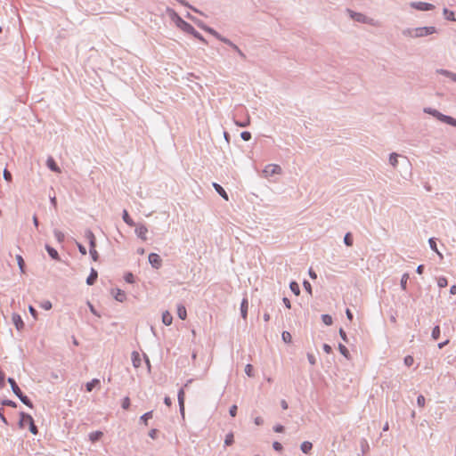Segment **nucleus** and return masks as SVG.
<instances>
[{
    "instance_id": "f257e3e1",
    "label": "nucleus",
    "mask_w": 456,
    "mask_h": 456,
    "mask_svg": "<svg viewBox=\"0 0 456 456\" xmlns=\"http://www.w3.org/2000/svg\"><path fill=\"white\" fill-rule=\"evenodd\" d=\"M8 383L11 385L12 392L15 394V395L28 407L33 408V403L30 401V399L25 395L19 386L17 385L16 381L12 378H8L7 379Z\"/></svg>"
},
{
    "instance_id": "f03ea898",
    "label": "nucleus",
    "mask_w": 456,
    "mask_h": 456,
    "mask_svg": "<svg viewBox=\"0 0 456 456\" xmlns=\"http://www.w3.org/2000/svg\"><path fill=\"white\" fill-rule=\"evenodd\" d=\"M20 421H19L20 428H24V419H28L29 431L34 435H37L38 433L37 427L35 425L34 419L29 414L21 411L20 413Z\"/></svg>"
},
{
    "instance_id": "7ed1b4c3",
    "label": "nucleus",
    "mask_w": 456,
    "mask_h": 456,
    "mask_svg": "<svg viewBox=\"0 0 456 456\" xmlns=\"http://www.w3.org/2000/svg\"><path fill=\"white\" fill-rule=\"evenodd\" d=\"M414 34L413 36L416 37H426L431 34H434L436 32V29L435 27H421V28H416L413 30Z\"/></svg>"
},
{
    "instance_id": "20e7f679",
    "label": "nucleus",
    "mask_w": 456,
    "mask_h": 456,
    "mask_svg": "<svg viewBox=\"0 0 456 456\" xmlns=\"http://www.w3.org/2000/svg\"><path fill=\"white\" fill-rule=\"evenodd\" d=\"M281 172V168L279 165L269 164L264 168L263 175L265 177H270L273 175L280 174Z\"/></svg>"
},
{
    "instance_id": "39448f33",
    "label": "nucleus",
    "mask_w": 456,
    "mask_h": 456,
    "mask_svg": "<svg viewBox=\"0 0 456 456\" xmlns=\"http://www.w3.org/2000/svg\"><path fill=\"white\" fill-rule=\"evenodd\" d=\"M411 6L419 11H431L435 9V5L425 2H412Z\"/></svg>"
},
{
    "instance_id": "423d86ee",
    "label": "nucleus",
    "mask_w": 456,
    "mask_h": 456,
    "mask_svg": "<svg viewBox=\"0 0 456 456\" xmlns=\"http://www.w3.org/2000/svg\"><path fill=\"white\" fill-rule=\"evenodd\" d=\"M149 263L151 265V266L155 269H159L162 265V259L159 256V255L156 253H151L148 256Z\"/></svg>"
},
{
    "instance_id": "0eeeda50",
    "label": "nucleus",
    "mask_w": 456,
    "mask_h": 456,
    "mask_svg": "<svg viewBox=\"0 0 456 456\" xmlns=\"http://www.w3.org/2000/svg\"><path fill=\"white\" fill-rule=\"evenodd\" d=\"M12 321L17 330L20 331L24 329V322L22 321V318L19 314H12Z\"/></svg>"
},
{
    "instance_id": "6e6552de",
    "label": "nucleus",
    "mask_w": 456,
    "mask_h": 456,
    "mask_svg": "<svg viewBox=\"0 0 456 456\" xmlns=\"http://www.w3.org/2000/svg\"><path fill=\"white\" fill-rule=\"evenodd\" d=\"M177 398H178L180 412L183 416H184V390H183V388H181L178 391Z\"/></svg>"
},
{
    "instance_id": "1a4fd4ad",
    "label": "nucleus",
    "mask_w": 456,
    "mask_h": 456,
    "mask_svg": "<svg viewBox=\"0 0 456 456\" xmlns=\"http://www.w3.org/2000/svg\"><path fill=\"white\" fill-rule=\"evenodd\" d=\"M349 13H350L351 18L356 21L362 22V23L369 22V19L362 13L354 12L353 11H349Z\"/></svg>"
},
{
    "instance_id": "9d476101",
    "label": "nucleus",
    "mask_w": 456,
    "mask_h": 456,
    "mask_svg": "<svg viewBox=\"0 0 456 456\" xmlns=\"http://www.w3.org/2000/svg\"><path fill=\"white\" fill-rule=\"evenodd\" d=\"M248 301L247 297H244L240 303V314L241 317L246 320L248 316Z\"/></svg>"
},
{
    "instance_id": "9b49d317",
    "label": "nucleus",
    "mask_w": 456,
    "mask_h": 456,
    "mask_svg": "<svg viewBox=\"0 0 456 456\" xmlns=\"http://www.w3.org/2000/svg\"><path fill=\"white\" fill-rule=\"evenodd\" d=\"M112 295H113L114 298L118 302H124L126 299V295L125 291H123L119 289L113 290Z\"/></svg>"
},
{
    "instance_id": "f8f14e48",
    "label": "nucleus",
    "mask_w": 456,
    "mask_h": 456,
    "mask_svg": "<svg viewBox=\"0 0 456 456\" xmlns=\"http://www.w3.org/2000/svg\"><path fill=\"white\" fill-rule=\"evenodd\" d=\"M147 232H148L147 228L144 225H142V224H141V225H139V226H137L135 228L136 235L139 238H141L142 240H147V238H146V233Z\"/></svg>"
},
{
    "instance_id": "ddd939ff",
    "label": "nucleus",
    "mask_w": 456,
    "mask_h": 456,
    "mask_svg": "<svg viewBox=\"0 0 456 456\" xmlns=\"http://www.w3.org/2000/svg\"><path fill=\"white\" fill-rule=\"evenodd\" d=\"M132 362H133V366L137 369L141 366L142 364V358H141V355L138 352L136 351H133L132 352Z\"/></svg>"
},
{
    "instance_id": "4468645a",
    "label": "nucleus",
    "mask_w": 456,
    "mask_h": 456,
    "mask_svg": "<svg viewBox=\"0 0 456 456\" xmlns=\"http://www.w3.org/2000/svg\"><path fill=\"white\" fill-rule=\"evenodd\" d=\"M98 273L95 269L92 268L89 276L86 279V284L91 286L94 285L97 280Z\"/></svg>"
},
{
    "instance_id": "2eb2a0df",
    "label": "nucleus",
    "mask_w": 456,
    "mask_h": 456,
    "mask_svg": "<svg viewBox=\"0 0 456 456\" xmlns=\"http://www.w3.org/2000/svg\"><path fill=\"white\" fill-rule=\"evenodd\" d=\"M45 249L47 251V253L49 254V256L54 259V260H60V256H59V254H58V251L53 248V247H51L50 245L46 244L45 245Z\"/></svg>"
},
{
    "instance_id": "dca6fc26",
    "label": "nucleus",
    "mask_w": 456,
    "mask_h": 456,
    "mask_svg": "<svg viewBox=\"0 0 456 456\" xmlns=\"http://www.w3.org/2000/svg\"><path fill=\"white\" fill-rule=\"evenodd\" d=\"M425 112L431 114L432 116L437 118L439 120L444 122V118H447V116L440 113L436 110L432 109H425Z\"/></svg>"
},
{
    "instance_id": "f3484780",
    "label": "nucleus",
    "mask_w": 456,
    "mask_h": 456,
    "mask_svg": "<svg viewBox=\"0 0 456 456\" xmlns=\"http://www.w3.org/2000/svg\"><path fill=\"white\" fill-rule=\"evenodd\" d=\"M172 321H173V317H172L171 314L168 311H165L162 314V322L165 325L169 326V325H171Z\"/></svg>"
},
{
    "instance_id": "a211bd4d",
    "label": "nucleus",
    "mask_w": 456,
    "mask_h": 456,
    "mask_svg": "<svg viewBox=\"0 0 456 456\" xmlns=\"http://www.w3.org/2000/svg\"><path fill=\"white\" fill-rule=\"evenodd\" d=\"M177 314H178V317L181 319V320H185L186 317H187V311H186V308L184 305H177Z\"/></svg>"
},
{
    "instance_id": "6ab92c4d",
    "label": "nucleus",
    "mask_w": 456,
    "mask_h": 456,
    "mask_svg": "<svg viewBox=\"0 0 456 456\" xmlns=\"http://www.w3.org/2000/svg\"><path fill=\"white\" fill-rule=\"evenodd\" d=\"M46 164H47V167L54 171V172H57V173H60V168L58 167L56 162L54 161V159L53 158H48L47 161H46Z\"/></svg>"
},
{
    "instance_id": "aec40b11",
    "label": "nucleus",
    "mask_w": 456,
    "mask_h": 456,
    "mask_svg": "<svg viewBox=\"0 0 456 456\" xmlns=\"http://www.w3.org/2000/svg\"><path fill=\"white\" fill-rule=\"evenodd\" d=\"M428 243H429L430 248L433 251H435L440 256V258H443L442 253L437 248L436 239L435 238H430L428 240Z\"/></svg>"
},
{
    "instance_id": "412c9836",
    "label": "nucleus",
    "mask_w": 456,
    "mask_h": 456,
    "mask_svg": "<svg viewBox=\"0 0 456 456\" xmlns=\"http://www.w3.org/2000/svg\"><path fill=\"white\" fill-rule=\"evenodd\" d=\"M313 448V444L308 441H305L301 444L300 449L304 453H308Z\"/></svg>"
},
{
    "instance_id": "4be33fe9",
    "label": "nucleus",
    "mask_w": 456,
    "mask_h": 456,
    "mask_svg": "<svg viewBox=\"0 0 456 456\" xmlns=\"http://www.w3.org/2000/svg\"><path fill=\"white\" fill-rule=\"evenodd\" d=\"M122 217H123L124 222H125L126 224H128L129 226H134V225H135L134 222V221H133V219L129 216L128 212H127L126 209H124V210H123V216H122Z\"/></svg>"
},
{
    "instance_id": "5701e85b",
    "label": "nucleus",
    "mask_w": 456,
    "mask_h": 456,
    "mask_svg": "<svg viewBox=\"0 0 456 456\" xmlns=\"http://www.w3.org/2000/svg\"><path fill=\"white\" fill-rule=\"evenodd\" d=\"M360 446L362 452V456L370 450V445L365 438H362L360 441Z\"/></svg>"
},
{
    "instance_id": "b1692460",
    "label": "nucleus",
    "mask_w": 456,
    "mask_h": 456,
    "mask_svg": "<svg viewBox=\"0 0 456 456\" xmlns=\"http://www.w3.org/2000/svg\"><path fill=\"white\" fill-rule=\"evenodd\" d=\"M100 384V380L98 379H94L90 382H87L86 385V388L87 392H91L95 386Z\"/></svg>"
},
{
    "instance_id": "393cba45",
    "label": "nucleus",
    "mask_w": 456,
    "mask_h": 456,
    "mask_svg": "<svg viewBox=\"0 0 456 456\" xmlns=\"http://www.w3.org/2000/svg\"><path fill=\"white\" fill-rule=\"evenodd\" d=\"M103 433L102 431H95V432H92L90 433L89 435V438L92 442H96L98 440L101 439V437L102 436Z\"/></svg>"
},
{
    "instance_id": "a878e982",
    "label": "nucleus",
    "mask_w": 456,
    "mask_h": 456,
    "mask_svg": "<svg viewBox=\"0 0 456 456\" xmlns=\"http://www.w3.org/2000/svg\"><path fill=\"white\" fill-rule=\"evenodd\" d=\"M338 350L342 355H344L346 359L350 358V353L348 349L343 344H338Z\"/></svg>"
},
{
    "instance_id": "bb28decb",
    "label": "nucleus",
    "mask_w": 456,
    "mask_h": 456,
    "mask_svg": "<svg viewBox=\"0 0 456 456\" xmlns=\"http://www.w3.org/2000/svg\"><path fill=\"white\" fill-rule=\"evenodd\" d=\"M214 187L222 198H224V200H228V196L222 186H220L217 183H214Z\"/></svg>"
},
{
    "instance_id": "cd10ccee",
    "label": "nucleus",
    "mask_w": 456,
    "mask_h": 456,
    "mask_svg": "<svg viewBox=\"0 0 456 456\" xmlns=\"http://www.w3.org/2000/svg\"><path fill=\"white\" fill-rule=\"evenodd\" d=\"M289 288L291 291L296 295L298 296L300 294V289L299 285L296 281H291L289 284Z\"/></svg>"
},
{
    "instance_id": "c85d7f7f",
    "label": "nucleus",
    "mask_w": 456,
    "mask_h": 456,
    "mask_svg": "<svg viewBox=\"0 0 456 456\" xmlns=\"http://www.w3.org/2000/svg\"><path fill=\"white\" fill-rule=\"evenodd\" d=\"M444 15L445 19H447L449 20H452V21L456 20L454 12L452 11H449L446 8L444 9Z\"/></svg>"
},
{
    "instance_id": "c756f323",
    "label": "nucleus",
    "mask_w": 456,
    "mask_h": 456,
    "mask_svg": "<svg viewBox=\"0 0 456 456\" xmlns=\"http://www.w3.org/2000/svg\"><path fill=\"white\" fill-rule=\"evenodd\" d=\"M16 260H17V263H18L20 272L24 273L25 272V262H24L23 257L20 255H17Z\"/></svg>"
},
{
    "instance_id": "7c9ffc66",
    "label": "nucleus",
    "mask_w": 456,
    "mask_h": 456,
    "mask_svg": "<svg viewBox=\"0 0 456 456\" xmlns=\"http://www.w3.org/2000/svg\"><path fill=\"white\" fill-rule=\"evenodd\" d=\"M408 280H409V274L408 273L403 274L401 281H400V286L403 290H406Z\"/></svg>"
},
{
    "instance_id": "2f4dec72",
    "label": "nucleus",
    "mask_w": 456,
    "mask_h": 456,
    "mask_svg": "<svg viewBox=\"0 0 456 456\" xmlns=\"http://www.w3.org/2000/svg\"><path fill=\"white\" fill-rule=\"evenodd\" d=\"M440 334H441L440 327L438 325L435 326L433 328L432 334H431L432 338L435 340H437L440 337Z\"/></svg>"
},
{
    "instance_id": "473e14b6",
    "label": "nucleus",
    "mask_w": 456,
    "mask_h": 456,
    "mask_svg": "<svg viewBox=\"0 0 456 456\" xmlns=\"http://www.w3.org/2000/svg\"><path fill=\"white\" fill-rule=\"evenodd\" d=\"M234 442V436H233V434L232 432H230L229 434L226 435L225 436V439H224V444L226 446H230L233 444Z\"/></svg>"
},
{
    "instance_id": "72a5a7b5",
    "label": "nucleus",
    "mask_w": 456,
    "mask_h": 456,
    "mask_svg": "<svg viewBox=\"0 0 456 456\" xmlns=\"http://www.w3.org/2000/svg\"><path fill=\"white\" fill-rule=\"evenodd\" d=\"M183 28H184L186 31H188V32H191V33L194 34V35H195V37H200V35H199V33L195 31L194 28H193L191 25H190V24H188V23H186V22H183Z\"/></svg>"
},
{
    "instance_id": "f704fd0d",
    "label": "nucleus",
    "mask_w": 456,
    "mask_h": 456,
    "mask_svg": "<svg viewBox=\"0 0 456 456\" xmlns=\"http://www.w3.org/2000/svg\"><path fill=\"white\" fill-rule=\"evenodd\" d=\"M344 243L347 247H351L353 245V237H352V234L350 232L346 233V235L344 237Z\"/></svg>"
},
{
    "instance_id": "c9c22d12",
    "label": "nucleus",
    "mask_w": 456,
    "mask_h": 456,
    "mask_svg": "<svg viewBox=\"0 0 456 456\" xmlns=\"http://www.w3.org/2000/svg\"><path fill=\"white\" fill-rule=\"evenodd\" d=\"M152 418V411H148L141 416L140 419L142 421L145 425H148V419Z\"/></svg>"
},
{
    "instance_id": "e433bc0d",
    "label": "nucleus",
    "mask_w": 456,
    "mask_h": 456,
    "mask_svg": "<svg viewBox=\"0 0 456 456\" xmlns=\"http://www.w3.org/2000/svg\"><path fill=\"white\" fill-rule=\"evenodd\" d=\"M53 234H54V237L56 238V240L59 241V242H62L64 240V233L59 230H54L53 231Z\"/></svg>"
},
{
    "instance_id": "4c0bfd02",
    "label": "nucleus",
    "mask_w": 456,
    "mask_h": 456,
    "mask_svg": "<svg viewBox=\"0 0 456 456\" xmlns=\"http://www.w3.org/2000/svg\"><path fill=\"white\" fill-rule=\"evenodd\" d=\"M437 285L439 288H444L448 285V281L445 277L441 276L437 279Z\"/></svg>"
},
{
    "instance_id": "58836bf2",
    "label": "nucleus",
    "mask_w": 456,
    "mask_h": 456,
    "mask_svg": "<svg viewBox=\"0 0 456 456\" xmlns=\"http://www.w3.org/2000/svg\"><path fill=\"white\" fill-rule=\"evenodd\" d=\"M281 338L285 343H290L292 339V336L289 331H283L281 334Z\"/></svg>"
},
{
    "instance_id": "ea45409f",
    "label": "nucleus",
    "mask_w": 456,
    "mask_h": 456,
    "mask_svg": "<svg viewBox=\"0 0 456 456\" xmlns=\"http://www.w3.org/2000/svg\"><path fill=\"white\" fill-rule=\"evenodd\" d=\"M322 320L325 325H331L332 324V317L330 314H322Z\"/></svg>"
},
{
    "instance_id": "a19ab883",
    "label": "nucleus",
    "mask_w": 456,
    "mask_h": 456,
    "mask_svg": "<svg viewBox=\"0 0 456 456\" xmlns=\"http://www.w3.org/2000/svg\"><path fill=\"white\" fill-rule=\"evenodd\" d=\"M2 404L4 406H10V407H12V408H15L17 406L16 403L12 401V400H9V399H4L2 401Z\"/></svg>"
},
{
    "instance_id": "79ce46f5",
    "label": "nucleus",
    "mask_w": 456,
    "mask_h": 456,
    "mask_svg": "<svg viewBox=\"0 0 456 456\" xmlns=\"http://www.w3.org/2000/svg\"><path fill=\"white\" fill-rule=\"evenodd\" d=\"M403 362L406 366L410 367L413 364L414 359L411 355H407L404 357Z\"/></svg>"
},
{
    "instance_id": "37998d69",
    "label": "nucleus",
    "mask_w": 456,
    "mask_h": 456,
    "mask_svg": "<svg viewBox=\"0 0 456 456\" xmlns=\"http://www.w3.org/2000/svg\"><path fill=\"white\" fill-rule=\"evenodd\" d=\"M444 122L453 126H456V119L450 116H447V118H444Z\"/></svg>"
},
{
    "instance_id": "c03bdc74",
    "label": "nucleus",
    "mask_w": 456,
    "mask_h": 456,
    "mask_svg": "<svg viewBox=\"0 0 456 456\" xmlns=\"http://www.w3.org/2000/svg\"><path fill=\"white\" fill-rule=\"evenodd\" d=\"M397 158H398V155L395 153H393L390 155L389 162L393 167H395L397 165Z\"/></svg>"
},
{
    "instance_id": "a18cd8bd",
    "label": "nucleus",
    "mask_w": 456,
    "mask_h": 456,
    "mask_svg": "<svg viewBox=\"0 0 456 456\" xmlns=\"http://www.w3.org/2000/svg\"><path fill=\"white\" fill-rule=\"evenodd\" d=\"M245 373L248 376V377H253L254 376V373H253V366L251 364H247L246 367H245Z\"/></svg>"
},
{
    "instance_id": "49530a36",
    "label": "nucleus",
    "mask_w": 456,
    "mask_h": 456,
    "mask_svg": "<svg viewBox=\"0 0 456 456\" xmlns=\"http://www.w3.org/2000/svg\"><path fill=\"white\" fill-rule=\"evenodd\" d=\"M85 237L86 239L89 241L91 240H94L95 237H94V234L93 233V232L91 230H86L85 232Z\"/></svg>"
},
{
    "instance_id": "de8ad7c7",
    "label": "nucleus",
    "mask_w": 456,
    "mask_h": 456,
    "mask_svg": "<svg viewBox=\"0 0 456 456\" xmlns=\"http://www.w3.org/2000/svg\"><path fill=\"white\" fill-rule=\"evenodd\" d=\"M89 253L91 255V257L94 261H97L99 255L95 248H89Z\"/></svg>"
},
{
    "instance_id": "09e8293b",
    "label": "nucleus",
    "mask_w": 456,
    "mask_h": 456,
    "mask_svg": "<svg viewBox=\"0 0 456 456\" xmlns=\"http://www.w3.org/2000/svg\"><path fill=\"white\" fill-rule=\"evenodd\" d=\"M124 278L127 283H133L134 281V275L132 273H126Z\"/></svg>"
},
{
    "instance_id": "8fccbe9b",
    "label": "nucleus",
    "mask_w": 456,
    "mask_h": 456,
    "mask_svg": "<svg viewBox=\"0 0 456 456\" xmlns=\"http://www.w3.org/2000/svg\"><path fill=\"white\" fill-rule=\"evenodd\" d=\"M273 448L276 452H281L283 450L282 444L281 443H279V442H273Z\"/></svg>"
},
{
    "instance_id": "3c124183",
    "label": "nucleus",
    "mask_w": 456,
    "mask_h": 456,
    "mask_svg": "<svg viewBox=\"0 0 456 456\" xmlns=\"http://www.w3.org/2000/svg\"><path fill=\"white\" fill-rule=\"evenodd\" d=\"M417 404H418L419 407H424V405H425V397H424L422 395H419L417 397Z\"/></svg>"
},
{
    "instance_id": "603ef678",
    "label": "nucleus",
    "mask_w": 456,
    "mask_h": 456,
    "mask_svg": "<svg viewBox=\"0 0 456 456\" xmlns=\"http://www.w3.org/2000/svg\"><path fill=\"white\" fill-rule=\"evenodd\" d=\"M307 359H308V362H309V363L311 365H315L316 364V358H315V356L313 354L308 353L307 354Z\"/></svg>"
},
{
    "instance_id": "864d4df0",
    "label": "nucleus",
    "mask_w": 456,
    "mask_h": 456,
    "mask_svg": "<svg viewBox=\"0 0 456 456\" xmlns=\"http://www.w3.org/2000/svg\"><path fill=\"white\" fill-rule=\"evenodd\" d=\"M130 406V399L129 397H125L122 402V408L124 410H127Z\"/></svg>"
},
{
    "instance_id": "5fc2aeb1",
    "label": "nucleus",
    "mask_w": 456,
    "mask_h": 456,
    "mask_svg": "<svg viewBox=\"0 0 456 456\" xmlns=\"http://www.w3.org/2000/svg\"><path fill=\"white\" fill-rule=\"evenodd\" d=\"M303 286L309 294H312V286L308 281H304Z\"/></svg>"
},
{
    "instance_id": "6e6d98bb",
    "label": "nucleus",
    "mask_w": 456,
    "mask_h": 456,
    "mask_svg": "<svg viewBox=\"0 0 456 456\" xmlns=\"http://www.w3.org/2000/svg\"><path fill=\"white\" fill-rule=\"evenodd\" d=\"M339 336H340V338H342L343 341H345L346 343L348 342V338H347L346 333V331L342 328L339 329Z\"/></svg>"
},
{
    "instance_id": "4d7b16f0",
    "label": "nucleus",
    "mask_w": 456,
    "mask_h": 456,
    "mask_svg": "<svg viewBox=\"0 0 456 456\" xmlns=\"http://www.w3.org/2000/svg\"><path fill=\"white\" fill-rule=\"evenodd\" d=\"M52 303L48 300L46 301H44L42 304H41V307L44 308L45 310H50L52 308Z\"/></svg>"
},
{
    "instance_id": "13d9d810",
    "label": "nucleus",
    "mask_w": 456,
    "mask_h": 456,
    "mask_svg": "<svg viewBox=\"0 0 456 456\" xmlns=\"http://www.w3.org/2000/svg\"><path fill=\"white\" fill-rule=\"evenodd\" d=\"M5 386V375L3 371L0 370V388H3Z\"/></svg>"
},
{
    "instance_id": "bf43d9fd",
    "label": "nucleus",
    "mask_w": 456,
    "mask_h": 456,
    "mask_svg": "<svg viewBox=\"0 0 456 456\" xmlns=\"http://www.w3.org/2000/svg\"><path fill=\"white\" fill-rule=\"evenodd\" d=\"M240 136L244 141H249L251 139V134L247 131L242 132Z\"/></svg>"
},
{
    "instance_id": "052dcab7",
    "label": "nucleus",
    "mask_w": 456,
    "mask_h": 456,
    "mask_svg": "<svg viewBox=\"0 0 456 456\" xmlns=\"http://www.w3.org/2000/svg\"><path fill=\"white\" fill-rule=\"evenodd\" d=\"M237 405L233 404L231 406L230 410H229V413L232 417H235L236 414H237Z\"/></svg>"
},
{
    "instance_id": "680f3d73",
    "label": "nucleus",
    "mask_w": 456,
    "mask_h": 456,
    "mask_svg": "<svg viewBox=\"0 0 456 456\" xmlns=\"http://www.w3.org/2000/svg\"><path fill=\"white\" fill-rule=\"evenodd\" d=\"M158 433H159V430L156 429V428H152L151 430H150L149 432V436L152 439H156L157 438V436H158Z\"/></svg>"
},
{
    "instance_id": "e2e57ef3",
    "label": "nucleus",
    "mask_w": 456,
    "mask_h": 456,
    "mask_svg": "<svg viewBox=\"0 0 456 456\" xmlns=\"http://www.w3.org/2000/svg\"><path fill=\"white\" fill-rule=\"evenodd\" d=\"M4 178L7 182H11L12 181V174L7 169L4 170Z\"/></svg>"
},
{
    "instance_id": "0e129e2a",
    "label": "nucleus",
    "mask_w": 456,
    "mask_h": 456,
    "mask_svg": "<svg viewBox=\"0 0 456 456\" xmlns=\"http://www.w3.org/2000/svg\"><path fill=\"white\" fill-rule=\"evenodd\" d=\"M273 430L274 432H277V433H282L284 431V427L282 425H276L273 427Z\"/></svg>"
},
{
    "instance_id": "69168bd1",
    "label": "nucleus",
    "mask_w": 456,
    "mask_h": 456,
    "mask_svg": "<svg viewBox=\"0 0 456 456\" xmlns=\"http://www.w3.org/2000/svg\"><path fill=\"white\" fill-rule=\"evenodd\" d=\"M28 311H29V313L31 314V315H32L35 319H37V310H36L32 305H29V306H28Z\"/></svg>"
},
{
    "instance_id": "338daca9",
    "label": "nucleus",
    "mask_w": 456,
    "mask_h": 456,
    "mask_svg": "<svg viewBox=\"0 0 456 456\" xmlns=\"http://www.w3.org/2000/svg\"><path fill=\"white\" fill-rule=\"evenodd\" d=\"M322 348H323L324 352L327 354H330L332 352L331 346L328 344H323Z\"/></svg>"
},
{
    "instance_id": "774afa93",
    "label": "nucleus",
    "mask_w": 456,
    "mask_h": 456,
    "mask_svg": "<svg viewBox=\"0 0 456 456\" xmlns=\"http://www.w3.org/2000/svg\"><path fill=\"white\" fill-rule=\"evenodd\" d=\"M77 248H78V250L79 252L82 254V255H86V248L80 243H77Z\"/></svg>"
}]
</instances>
